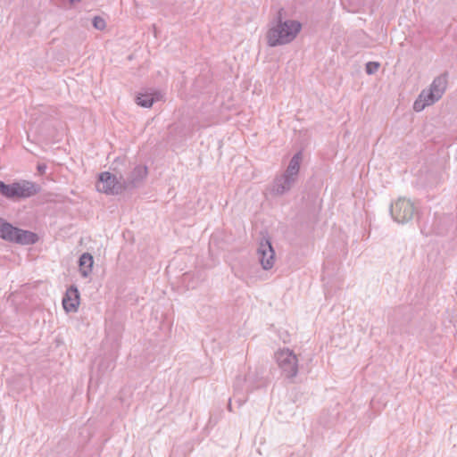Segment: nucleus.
I'll return each instance as SVG.
<instances>
[{"instance_id":"ddd939ff","label":"nucleus","mask_w":457,"mask_h":457,"mask_svg":"<svg viewBox=\"0 0 457 457\" xmlns=\"http://www.w3.org/2000/svg\"><path fill=\"white\" fill-rule=\"evenodd\" d=\"M303 158L302 152L299 151L296 154L293 155L291 158L289 164L285 170L286 173L289 174V176H293L296 179H298V174L300 170V163Z\"/></svg>"},{"instance_id":"dca6fc26","label":"nucleus","mask_w":457,"mask_h":457,"mask_svg":"<svg viewBox=\"0 0 457 457\" xmlns=\"http://www.w3.org/2000/svg\"><path fill=\"white\" fill-rule=\"evenodd\" d=\"M380 67L379 62H369L365 65V71L369 75L375 74Z\"/></svg>"},{"instance_id":"0eeeda50","label":"nucleus","mask_w":457,"mask_h":457,"mask_svg":"<svg viewBox=\"0 0 457 457\" xmlns=\"http://www.w3.org/2000/svg\"><path fill=\"white\" fill-rule=\"evenodd\" d=\"M447 79L448 72L445 71L434 79L428 89H423L430 102L436 103L441 99L447 87Z\"/></svg>"},{"instance_id":"f8f14e48","label":"nucleus","mask_w":457,"mask_h":457,"mask_svg":"<svg viewBox=\"0 0 457 457\" xmlns=\"http://www.w3.org/2000/svg\"><path fill=\"white\" fill-rule=\"evenodd\" d=\"M94 260L88 253H84L79 259V266L81 276L87 278L92 271Z\"/></svg>"},{"instance_id":"f03ea898","label":"nucleus","mask_w":457,"mask_h":457,"mask_svg":"<svg viewBox=\"0 0 457 457\" xmlns=\"http://www.w3.org/2000/svg\"><path fill=\"white\" fill-rule=\"evenodd\" d=\"M41 190V187L37 183L21 180L12 184H5L2 181V196L11 200H20L31 197Z\"/></svg>"},{"instance_id":"2eb2a0df","label":"nucleus","mask_w":457,"mask_h":457,"mask_svg":"<svg viewBox=\"0 0 457 457\" xmlns=\"http://www.w3.org/2000/svg\"><path fill=\"white\" fill-rule=\"evenodd\" d=\"M427 96L426 93L422 90L419 96V97L415 100L413 104V109L415 112H421L424 110L426 106L431 105L435 104L434 102H430Z\"/></svg>"},{"instance_id":"aec40b11","label":"nucleus","mask_w":457,"mask_h":457,"mask_svg":"<svg viewBox=\"0 0 457 457\" xmlns=\"http://www.w3.org/2000/svg\"><path fill=\"white\" fill-rule=\"evenodd\" d=\"M238 382L243 381L240 378H237Z\"/></svg>"},{"instance_id":"423d86ee","label":"nucleus","mask_w":457,"mask_h":457,"mask_svg":"<svg viewBox=\"0 0 457 457\" xmlns=\"http://www.w3.org/2000/svg\"><path fill=\"white\" fill-rule=\"evenodd\" d=\"M96 188L99 192L107 195H119L123 190L127 189L122 176H120V180H118L115 175L108 171L102 172L99 175Z\"/></svg>"},{"instance_id":"9b49d317","label":"nucleus","mask_w":457,"mask_h":457,"mask_svg":"<svg viewBox=\"0 0 457 457\" xmlns=\"http://www.w3.org/2000/svg\"><path fill=\"white\" fill-rule=\"evenodd\" d=\"M147 175V167L144 165H137L130 172L129 176L125 179V187L127 189L137 187Z\"/></svg>"},{"instance_id":"f3484780","label":"nucleus","mask_w":457,"mask_h":457,"mask_svg":"<svg viewBox=\"0 0 457 457\" xmlns=\"http://www.w3.org/2000/svg\"><path fill=\"white\" fill-rule=\"evenodd\" d=\"M92 24H93L94 28L98 30H103L106 27L105 21L100 16H95L92 21Z\"/></svg>"},{"instance_id":"9d476101","label":"nucleus","mask_w":457,"mask_h":457,"mask_svg":"<svg viewBox=\"0 0 457 457\" xmlns=\"http://www.w3.org/2000/svg\"><path fill=\"white\" fill-rule=\"evenodd\" d=\"M79 305V293L76 286L67 288L62 298V306L67 312H75Z\"/></svg>"},{"instance_id":"f257e3e1","label":"nucleus","mask_w":457,"mask_h":457,"mask_svg":"<svg viewBox=\"0 0 457 457\" xmlns=\"http://www.w3.org/2000/svg\"><path fill=\"white\" fill-rule=\"evenodd\" d=\"M284 9L280 8L276 18V24L266 34L267 44L270 47L292 42L301 31L302 24L295 20H282Z\"/></svg>"},{"instance_id":"20e7f679","label":"nucleus","mask_w":457,"mask_h":457,"mask_svg":"<svg viewBox=\"0 0 457 457\" xmlns=\"http://www.w3.org/2000/svg\"><path fill=\"white\" fill-rule=\"evenodd\" d=\"M390 213L395 221L403 224L412 220L417 208L411 200L399 197L391 204Z\"/></svg>"},{"instance_id":"1a4fd4ad","label":"nucleus","mask_w":457,"mask_h":457,"mask_svg":"<svg viewBox=\"0 0 457 457\" xmlns=\"http://www.w3.org/2000/svg\"><path fill=\"white\" fill-rule=\"evenodd\" d=\"M297 181V179L284 172L274 179L272 193L277 195H283L287 193Z\"/></svg>"},{"instance_id":"4468645a","label":"nucleus","mask_w":457,"mask_h":457,"mask_svg":"<svg viewBox=\"0 0 457 457\" xmlns=\"http://www.w3.org/2000/svg\"><path fill=\"white\" fill-rule=\"evenodd\" d=\"M156 99L157 98H155L154 95L150 93L138 94L136 97V103L139 106L149 108L153 105Z\"/></svg>"},{"instance_id":"a211bd4d","label":"nucleus","mask_w":457,"mask_h":457,"mask_svg":"<svg viewBox=\"0 0 457 457\" xmlns=\"http://www.w3.org/2000/svg\"><path fill=\"white\" fill-rule=\"evenodd\" d=\"M46 163H38L37 166V170L39 173V175H44L46 170Z\"/></svg>"},{"instance_id":"39448f33","label":"nucleus","mask_w":457,"mask_h":457,"mask_svg":"<svg viewBox=\"0 0 457 457\" xmlns=\"http://www.w3.org/2000/svg\"><path fill=\"white\" fill-rule=\"evenodd\" d=\"M278 367L287 378H294L298 372V360L294 352L288 348L278 350L275 353Z\"/></svg>"},{"instance_id":"7ed1b4c3","label":"nucleus","mask_w":457,"mask_h":457,"mask_svg":"<svg viewBox=\"0 0 457 457\" xmlns=\"http://www.w3.org/2000/svg\"><path fill=\"white\" fill-rule=\"evenodd\" d=\"M2 239L21 245H29L36 244L39 237L32 231L19 228L2 220Z\"/></svg>"},{"instance_id":"6ab92c4d","label":"nucleus","mask_w":457,"mask_h":457,"mask_svg":"<svg viewBox=\"0 0 457 457\" xmlns=\"http://www.w3.org/2000/svg\"><path fill=\"white\" fill-rule=\"evenodd\" d=\"M228 410L231 411V403H228Z\"/></svg>"},{"instance_id":"6e6552de","label":"nucleus","mask_w":457,"mask_h":457,"mask_svg":"<svg viewBox=\"0 0 457 457\" xmlns=\"http://www.w3.org/2000/svg\"><path fill=\"white\" fill-rule=\"evenodd\" d=\"M259 260L264 270H270L274 264L275 252L269 238H262L257 249Z\"/></svg>"}]
</instances>
